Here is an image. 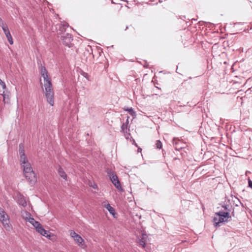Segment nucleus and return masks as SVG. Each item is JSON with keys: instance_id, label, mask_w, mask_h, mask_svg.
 I'll list each match as a JSON object with an SVG mask.
<instances>
[{"instance_id": "1", "label": "nucleus", "mask_w": 252, "mask_h": 252, "mask_svg": "<svg viewBox=\"0 0 252 252\" xmlns=\"http://www.w3.org/2000/svg\"><path fill=\"white\" fill-rule=\"evenodd\" d=\"M41 76L43 78L44 94L48 103L52 106L54 105V92L51 82V77L45 66H41L40 70Z\"/></svg>"}, {"instance_id": "2", "label": "nucleus", "mask_w": 252, "mask_h": 252, "mask_svg": "<svg viewBox=\"0 0 252 252\" xmlns=\"http://www.w3.org/2000/svg\"><path fill=\"white\" fill-rule=\"evenodd\" d=\"M230 218L228 212L219 211L216 213L215 217L213 219L215 226H220V223L227 221Z\"/></svg>"}, {"instance_id": "3", "label": "nucleus", "mask_w": 252, "mask_h": 252, "mask_svg": "<svg viewBox=\"0 0 252 252\" xmlns=\"http://www.w3.org/2000/svg\"><path fill=\"white\" fill-rule=\"evenodd\" d=\"M22 167L23 168V171L26 178L29 180L31 183H34L36 181V177L30 163L28 164L24 165V166Z\"/></svg>"}, {"instance_id": "4", "label": "nucleus", "mask_w": 252, "mask_h": 252, "mask_svg": "<svg viewBox=\"0 0 252 252\" xmlns=\"http://www.w3.org/2000/svg\"><path fill=\"white\" fill-rule=\"evenodd\" d=\"M0 221L2 223L3 227L7 231H10L12 227L10 224L9 216L4 210L0 207Z\"/></svg>"}, {"instance_id": "5", "label": "nucleus", "mask_w": 252, "mask_h": 252, "mask_svg": "<svg viewBox=\"0 0 252 252\" xmlns=\"http://www.w3.org/2000/svg\"><path fill=\"white\" fill-rule=\"evenodd\" d=\"M111 181L115 187L120 191L123 190V188L121 185L120 182L118 179L117 175L113 171H109L107 172Z\"/></svg>"}, {"instance_id": "6", "label": "nucleus", "mask_w": 252, "mask_h": 252, "mask_svg": "<svg viewBox=\"0 0 252 252\" xmlns=\"http://www.w3.org/2000/svg\"><path fill=\"white\" fill-rule=\"evenodd\" d=\"M69 233L70 236L74 239L75 242L78 244L79 247L82 249H84L86 247L84 240L80 235L77 234L73 230H70Z\"/></svg>"}, {"instance_id": "7", "label": "nucleus", "mask_w": 252, "mask_h": 252, "mask_svg": "<svg viewBox=\"0 0 252 252\" xmlns=\"http://www.w3.org/2000/svg\"><path fill=\"white\" fill-rule=\"evenodd\" d=\"M19 152L21 166L30 163L25 154L24 146L23 143H20L19 145Z\"/></svg>"}, {"instance_id": "8", "label": "nucleus", "mask_w": 252, "mask_h": 252, "mask_svg": "<svg viewBox=\"0 0 252 252\" xmlns=\"http://www.w3.org/2000/svg\"><path fill=\"white\" fill-rule=\"evenodd\" d=\"M62 40L63 44L68 47H71L73 46L72 41L73 40V37L72 35L69 33H65L63 35L62 37Z\"/></svg>"}, {"instance_id": "9", "label": "nucleus", "mask_w": 252, "mask_h": 252, "mask_svg": "<svg viewBox=\"0 0 252 252\" xmlns=\"http://www.w3.org/2000/svg\"><path fill=\"white\" fill-rule=\"evenodd\" d=\"M69 26L68 24L67 23H62L60 25H59L58 27V34H62L63 32H65V30Z\"/></svg>"}, {"instance_id": "10", "label": "nucleus", "mask_w": 252, "mask_h": 252, "mask_svg": "<svg viewBox=\"0 0 252 252\" xmlns=\"http://www.w3.org/2000/svg\"><path fill=\"white\" fill-rule=\"evenodd\" d=\"M173 144L174 145L176 150L179 151L183 148V146L180 145L181 144H182V142L177 138L173 139Z\"/></svg>"}, {"instance_id": "11", "label": "nucleus", "mask_w": 252, "mask_h": 252, "mask_svg": "<svg viewBox=\"0 0 252 252\" xmlns=\"http://www.w3.org/2000/svg\"><path fill=\"white\" fill-rule=\"evenodd\" d=\"M18 203L23 207L27 206V202L23 195L20 194L18 196Z\"/></svg>"}, {"instance_id": "12", "label": "nucleus", "mask_w": 252, "mask_h": 252, "mask_svg": "<svg viewBox=\"0 0 252 252\" xmlns=\"http://www.w3.org/2000/svg\"><path fill=\"white\" fill-rule=\"evenodd\" d=\"M29 216V218H27L26 220H28V221L35 227L37 226H39L40 223L36 221L33 218L31 217V215L30 214H28Z\"/></svg>"}, {"instance_id": "13", "label": "nucleus", "mask_w": 252, "mask_h": 252, "mask_svg": "<svg viewBox=\"0 0 252 252\" xmlns=\"http://www.w3.org/2000/svg\"><path fill=\"white\" fill-rule=\"evenodd\" d=\"M58 172L59 176L61 177H62V178H63V179H64L65 180H67V175L65 173V172L64 171L63 169L61 167H60V166L59 167V168L58 170Z\"/></svg>"}, {"instance_id": "14", "label": "nucleus", "mask_w": 252, "mask_h": 252, "mask_svg": "<svg viewBox=\"0 0 252 252\" xmlns=\"http://www.w3.org/2000/svg\"><path fill=\"white\" fill-rule=\"evenodd\" d=\"M4 32L5 33L6 37L7 38L8 42L11 45H12L13 43V39L12 36L11 35L10 32L9 31V29L5 31Z\"/></svg>"}, {"instance_id": "15", "label": "nucleus", "mask_w": 252, "mask_h": 252, "mask_svg": "<svg viewBox=\"0 0 252 252\" xmlns=\"http://www.w3.org/2000/svg\"><path fill=\"white\" fill-rule=\"evenodd\" d=\"M104 206L108 210L111 214L113 216L115 214V209L112 206H111L109 203H107L106 205H104Z\"/></svg>"}, {"instance_id": "16", "label": "nucleus", "mask_w": 252, "mask_h": 252, "mask_svg": "<svg viewBox=\"0 0 252 252\" xmlns=\"http://www.w3.org/2000/svg\"><path fill=\"white\" fill-rule=\"evenodd\" d=\"M146 235H142V237L141 239H139L138 240V244L140 246H141L143 248H145L146 243L145 239L146 238Z\"/></svg>"}, {"instance_id": "17", "label": "nucleus", "mask_w": 252, "mask_h": 252, "mask_svg": "<svg viewBox=\"0 0 252 252\" xmlns=\"http://www.w3.org/2000/svg\"><path fill=\"white\" fill-rule=\"evenodd\" d=\"M35 229L36 231H37L41 235L42 234L43 232H44V230H45L40 223L39 224V226H37L36 227Z\"/></svg>"}, {"instance_id": "18", "label": "nucleus", "mask_w": 252, "mask_h": 252, "mask_svg": "<svg viewBox=\"0 0 252 252\" xmlns=\"http://www.w3.org/2000/svg\"><path fill=\"white\" fill-rule=\"evenodd\" d=\"M124 110L126 111H127L131 116H134L136 115L135 112L133 110L132 108H126L124 109Z\"/></svg>"}, {"instance_id": "19", "label": "nucleus", "mask_w": 252, "mask_h": 252, "mask_svg": "<svg viewBox=\"0 0 252 252\" xmlns=\"http://www.w3.org/2000/svg\"><path fill=\"white\" fill-rule=\"evenodd\" d=\"M129 122L128 119L126 120V123H124L122 126H121V129L122 131H123L124 132H125V130L127 129V125L128 124Z\"/></svg>"}, {"instance_id": "20", "label": "nucleus", "mask_w": 252, "mask_h": 252, "mask_svg": "<svg viewBox=\"0 0 252 252\" xmlns=\"http://www.w3.org/2000/svg\"><path fill=\"white\" fill-rule=\"evenodd\" d=\"M0 26L2 28L4 32L8 30L7 25L4 22L0 24Z\"/></svg>"}, {"instance_id": "21", "label": "nucleus", "mask_w": 252, "mask_h": 252, "mask_svg": "<svg viewBox=\"0 0 252 252\" xmlns=\"http://www.w3.org/2000/svg\"><path fill=\"white\" fill-rule=\"evenodd\" d=\"M44 232H43L41 235L45 237L50 238V233L49 231L44 230Z\"/></svg>"}, {"instance_id": "22", "label": "nucleus", "mask_w": 252, "mask_h": 252, "mask_svg": "<svg viewBox=\"0 0 252 252\" xmlns=\"http://www.w3.org/2000/svg\"><path fill=\"white\" fill-rule=\"evenodd\" d=\"M156 148L158 149H160L162 148V144L160 140H157L156 143Z\"/></svg>"}, {"instance_id": "23", "label": "nucleus", "mask_w": 252, "mask_h": 252, "mask_svg": "<svg viewBox=\"0 0 252 252\" xmlns=\"http://www.w3.org/2000/svg\"><path fill=\"white\" fill-rule=\"evenodd\" d=\"M2 96L3 97V101L4 102V103L7 102L8 101V100H7V99H8V96L7 97L6 94H4V92H3V94H2Z\"/></svg>"}, {"instance_id": "24", "label": "nucleus", "mask_w": 252, "mask_h": 252, "mask_svg": "<svg viewBox=\"0 0 252 252\" xmlns=\"http://www.w3.org/2000/svg\"><path fill=\"white\" fill-rule=\"evenodd\" d=\"M0 85L2 87L3 89H5L6 88L5 83L0 79Z\"/></svg>"}, {"instance_id": "25", "label": "nucleus", "mask_w": 252, "mask_h": 252, "mask_svg": "<svg viewBox=\"0 0 252 252\" xmlns=\"http://www.w3.org/2000/svg\"><path fill=\"white\" fill-rule=\"evenodd\" d=\"M222 207L223 208L224 210L226 211V212H228L229 213L230 210L228 205H224L222 206Z\"/></svg>"}, {"instance_id": "26", "label": "nucleus", "mask_w": 252, "mask_h": 252, "mask_svg": "<svg viewBox=\"0 0 252 252\" xmlns=\"http://www.w3.org/2000/svg\"><path fill=\"white\" fill-rule=\"evenodd\" d=\"M249 181V187L251 188H252V181L251 180L250 178H248Z\"/></svg>"}, {"instance_id": "27", "label": "nucleus", "mask_w": 252, "mask_h": 252, "mask_svg": "<svg viewBox=\"0 0 252 252\" xmlns=\"http://www.w3.org/2000/svg\"><path fill=\"white\" fill-rule=\"evenodd\" d=\"M132 144L135 145L136 147H137V145L135 142V141L134 139H132Z\"/></svg>"}, {"instance_id": "28", "label": "nucleus", "mask_w": 252, "mask_h": 252, "mask_svg": "<svg viewBox=\"0 0 252 252\" xmlns=\"http://www.w3.org/2000/svg\"><path fill=\"white\" fill-rule=\"evenodd\" d=\"M141 151H142V149H141V148H138V152H141Z\"/></svg>"}, {"instance_id": "29", "label": "nucleus", "mask_w": 252, "mask_h": 252, "mask_svg": "<svg viewBox=\"0 0 252 252\" xmlns=\"http://www.w3.org/2000/svg\"><path fill=\"white\" fill-rule=\"evenodd\" d=\"M3 21H2L1 18L0 17V24H1V23H3Z\"/></svg>"}, {"instance_id": "30", "label": "nucleus", "mask_w": 252, "mask_h": 252, "mask_svg": "<svg viewBox=\"0 0 252 252\" xmlns=\"http://www.w3.org/2000/svg\"><path fill=\"white\" fill-rule=\"evenodd\" d=\"M95 187H96V185H95V186H94V187H93L94 189H95Z\"/></svg>"}, {"instance_id": "31", "label": "nucleus", "mask_w": 252, "mask_h": 252, "mask_svg": "<svg viewBox=\"0 0 252 252\" xmlns=\"http://www.w3.org/2000/svg\"><path fill=\"white\" fill-rule=\"evenodd\" d=\"M248 172L250 173V172H246V175L247 174V173H248Z\"/></svg>"}, {"instance_id": "32", "label": "nucleus", "mask_w": 252, "mask_h": 252, "mask_svg": "<svg viewBox=\"0 0 252 252\" xmlns=\"http://www.w3.org/2000/svg\"><path fill=\"white\" fill-rule=\"evenodd\" d=\"M127 29H128V27H127V26L126 27V30Z\"/></svg>"}]
</instances>
